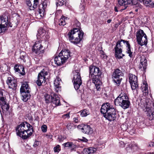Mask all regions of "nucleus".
<instances>
[{"instance_id":"f257e3e1","label":"nucleus","mask_w":154,"mask_h":154,"mask_svg":"<svg viewBox=\"0 0 154 154\" xmlns=\"http://www.w3.org/2000/svg\"><path fill=\"white\" fill-rule=\"evenodd\" d=\"M148 86V84L146 82L143 83L142 90L144 96L140 99V102L139 105L146 112L148 119L151 120L154 118V103L147 97L149 94Z\"/></svg>"},{"instance_id":"f03ea898","label":"nucleus","mask_w":154,"mask_h":154,"mask_svg":"<svg viewBox=\"0 0 154 154\" xmlns=\"http://www.w3.org/2000/svg\"><path fill=\"white\" fill-rule=\"evenodd\" d=\"M124 45L127 48L126 53L128 54V56L131 58L132 57L133 52L131 51V47L128 41L123 39L118 41L116 43L114 48L116 57L120 59L124 56V54H122V50Z\"/></svg>"},{"instance_id":"7ed1b4c3","label":"nucleus","mask_w":154,"mask_h":154,"mask_svg":"<svg viewBox=\"0 0 154 154\" xmlns=\"http://www.w3.org/2000/svg\"><path fill=\"white\" fill-rule=\"evenodd\" d=\"M80 23L78 20L74 21V25L77 28H74L68 33L69 39L71 42L77 44L79 43L83 38L84 33L79 30Z\"/></svg>"},{"instance_id":"20e7f679","label":"nucleus","mask_w":154,"mask_h":154,"mask_svg":"<svg viewBox=\"0 0 154 154\" xmlns=\"http://www.w3.org/2000/svg\"><path fill=\"white\" fill-rule=\"evenodd\" d=\"M16 131L17 136L25 139L32 134L33 130L32 125L25 122L18 125L16 128Z\"/></svg>"},{"instance_id":"39448f33","label":"nucleus","mask_w":154,"mask_h":154,"mask_svg":"<svg viewBox=\"0 0 154 154\" xmlns=\"http://www.w3.org/2000/svg\"><path fill=\"white\" fill-rule=\"evenodd\" d=\"M103 116L109 121H113L116 119V115L115 109L109 103L103 104L100 109Z\"/></svg>"},{"instance_id":"423d86ee","label":"nucleus","mask_w":154,"mask_h":154,"mask_svg":"<svg viewBox=\"0 0 154 154\" xmlns=\"http://www.w3.org/2000/svg\"><path fill=\"white\" fill-rule=\"evenodd\" d=\"M114 103L116 105L121 106L124 109L128 108L130 104L127 94L124 92L119 94L115 100Z\"/></svg>"},{"instance_id":"0eeeda50","label":"nucleus","mask_w":154,"mask_h":154,"mask_svg":"<svg viewBox=\"0 0 154 154\" xmlns=\"http://www.w3.org/2000/svg\"><path fill=\"white\" fill-rule=\"evenodd\" d=\"M70 56V52L69 50L65 49L62 51L58 56L55 57V63L57 66H60L65 63Z\"/></svg>"},{"instance_id":"6e6552de","label":"nucleus","mask_w":154,"mask_h":154,"mask_svg":"<svg viewBox=\"0 0 154 154\" xmlns=\"http://www.w3.org/2000/svg\"><path fill=\"white\" fill-rule=\"evenodd\" d=\"M136 36L138 44L141 46L147 45V36L143 30L139 29L137 32Z\"/></svg>"},{"instance_id":"1a4fd4ad","label":"nucleus","mask_w":154,"mask_h":154,"mask_svg":"<svg viewBox=\"0 0 154 154\" xmlns=\"http://www.w3.org/2000/svg\"><path fill=\"white\" fill-rule=\"evenodd\" d=\"M45 101L47 103L52 102L55 106H59L60 102L59 97L57 95L54 93L51 94V96L49 94H46L45 96Z\"/></svg>"},{"instance_id":"9d476101","label":"nucleus","mask_w":154,"mask_h":154,"mask_svg":"<svg viewBox=\"0 0 154 154\" xmlns=\"http://www.w3.org/2000/svg\"><path fill=\"white\" fill-rule=\"evenodd\" d=\"M73 73L74 76L72 81L73 82L74 87L76 90H78L82 82L79 70L74 71Z\"/></svg>"},{"instance_id":"9b49d317","label":"nucleus","mask_w":154,"mask_h":154,"mask_svg":"<svg viewBox=\"0 0 154 154\" xmlns=\"http://www.w3.org/2000/svg\"><path fill=\"white\" fill-rule=\"evenodd\" d=\"M10 25L8 21L7 16H0V33L5 32L7 29V26Z\"/></svg>"},{"instance_id":"f8f14e48","label":"nucleus","mask_w":154,"mask_h":154,"mask_svg":"<svg viewBox=\"0 0 154 154\" xmlns=\"http://www.w3.org/2000/svg\"><path fill=\"white\" fill-rule=\"evenodd\" d=\"M123 76L122 71L119 69H117L114 71L112 75L113 81L117 85H119Z\"/></svg>"},{"instance_id":"ddd939ff","label":"nucleus","mask_w":154,"mask_h":154,"mask_svg":"<svg viewBox=\"0 0 154 154\" xmlns=\"http://www.w3.org/2000/svg\"><path fill=\"white\" fill-rule=\"evenodd\" d=\"M48 75V72L43 69L38 74V80L36 83L38 86H40L42 84H45L46 82V76Z\"/></svg>"},{"instance_id":"4468645a","label":"nucleus","mask_w":154,"mask_h":154,"mask_svg":"<svg viewBox=\"0 0 154 154\" xmlns=\"http://www.w3.org/2000/svg\"><path fill=\"white\" fill-rule=\"evenodd\" d=\"M4 97L0 98V106L2 109V112L4 115L7 116L9 114V106L7 104L5 101Z\"/></svg>"},{"instance_id":"2eb2a0df","label":"nucleus","mask_w":154,"mask_h":154,"mask_svg":"<svg viewBox=\"0 0 154 154\" xmlns=\"http://www.w3.org/2000/svg\"><path fill=\"white\" fill-rule=\"evenodd\" d=\"M129 82L132 90H135L138 86L137 78L135 75L130 73L128 75Z\"/></svg>"},{"instance_id":"dca6fc26","label":"nucleus","mask_w":154,"mask_h":154,"mask_svg":"<svg viewBox=\"0 0 154 154\" xmlns=\"http://www.w3.org/2000/svg\"><path fill=\"white\" fill-rule=\"evenodd\" d=\"M42 43V41H37L35 42L32 49L33 52L36 54H39L43 50V46Z\"/></svg>"},{"instance_id":"f3484780","label":"nucleus","mask_w":154,"mask_h":154,"mask_svg":"<svg viewBox=\"0 0 154 154\" xmlns=\"http://www.w3.org/2000/svg\"><path fill=\"white\" fill-rule=\"evenodd\" d=\"M89 77L91 78V76L94 75H100L101 72L100 69L97 67L94 66H91L89 67Z\"/></svg>"},{"instance_id":"a211bd4d","label":"nucleus","mask_w":154,"mask_h":154,"mask_svg":"<svg viewBox=\"0 0 154 154\" xmlns=\"http://www.w3.org/2000/svg\"><path fill=\"white\" fill-rule=\"evenodd\" d=\"M38 4L39 0H26V4L31 10H33L36 8Z\"/></svg>"},{"instance_id":"6ab92c4d","label":"nucleus","mask_w":154,"mask_h":154,"mask_svg":"<svg viewBox=\"0 0 154 154\" xmlns=\"http://www.w3.org/2000/svg\"><path fill=\"white\" fill-rule=\"evenodd\" d=\"M7 83L9 88L13 89H15L17 86L16 80L13 78L8 77Z\"/></svg>"},{"instance_id":"aec40b11","label":"nucleus","mask_w":154,"mask_h":154,"mask_svg":"<svg viewBox=\"0 0 154 154\" xmlns=\"http://www.w3.org/2000/svg\"><path fill=\"white\" fill-rule=\"evenodd\" d=\"M49 3L47 0H45L39 7V12L41 16L44 15L45 14V9Z\"/></svg>"},{"instance_id":"412c9836","label":"nucleus","mask_w":154,"mask_h":154,"mask_svg":"<svg viewBox=\"0 0 154 154\" xmlns=\"http://www.w3.org/2000/svg\"><path fill=\"white\" fill-rule=\"evenodd\" d=\"M118 2L119 5L124 6V8L121 9V11L125 9L128 5L133 3L132 0H118Z\"/></svg>"},{"instance_id":"4be33fe9","label":"nucleus","mask_w":154,"mask_h":154,"mask_svg":"<svg viewBox=\"0 0 154 154\" xmlns=\"http://www.w3.org/2000/svg\"><path fill=\"white\" fill-rule=\"evenodd\" d=\"M147 66V60L144 57H141L139 68L141 70H145Z\"/></svg>"},{"instance_id":"5701e85b","label":"nucleus","mask_w":154,"mask_h":154,"mask_svg":"<svg viewBox=\"0 0 154 154\" xmlns=\"http://www.w3.org/2000/svg\"><path fill=\"white\" fill-rule=\"evenodd\" d=\"M82 131L86 134H91L93 133V130L90 126L88 125H84L81 128Z\"/></svg>"},{"instance_id":"b1692460","label":"nucleus","mask_w":154,"mask_h":154,"mask_svg":"<svg viewBox=\"0 0 154 154\" xmlns=\"http://www.w3.org/2000/svg\"><path fill=\"white\" fill-rule=\"evenodd\" d=\"M61 81V79L58 77H57L56 79L54 80V84L56 91L57 92H58L59 91H60V85Z\"/></svg>"},{"instance_id":"393cba45","label":"nucleus","mask_w":154,"mask_h":154,"mask_svg":"<svg viewBox=\"0 0 154 154\" xmlns=\"http://www.w3.org/2000/svg\"><path fill=\"white\" fill-rule=\"evenodd\" d=\"M29 90L30 88L26 82H25L22 85L20 89V92L21 93H22L23 92L28 93L30 92Z\"/></svg>"},{"instance_id":"a878e982","label":"nucleus","mask_w":154,"mask_h":154,"mask_svg":"<svg viewBox=\"0 0 154 154\" xmlns=\"http://www.w3.org/2000/svg\"><path fill=\"white\" fill-rule=\"evenodd\" d=\"M97 150L96 149L93 147H90L85 148L84 150V154H90L95 152Z\"/></svg>"},{"instance_id":"bb28decb","label":"nucleus","mask_w":154,"mask_h":154,"mask_svg":"<svg viewBox=\"0 0 154 154\" xmlns=\"http://www.w3.org/2000/svg\"><path fill=\"white\" fill-rule=\"evenodd\" d=\"M21 93L22 97V100L24 102L27 101L30 97V95L29 94V92H23Z\"/></svg>"},{"instance_id":"cd10ccee","label":"nucleus","mask_w":154,"mask_h":154,"mask_svg":"<svg viewBox=\"0 0 154 154\" xmlns=\"http://www.w3.org/2000/svg\"><path fill=\"white\" fill-rule=\"evenodd\" d=\"M100 75H94L91 76V78L92 79L93 82L95 84L100 82H101L100 80Z\"/></svg>"},{"instance_id":"c85d7f7f","label":"nucleus","mask_w":154,"mask_h":154,"mask_svg":"<svg viewBox=\"0 0 154 154\" xmlns=\"http://www.w3.org/2000/svg\"><path fill=\"white\" fill-rule=\"evenodd\" d=\"M69 19L67 17L64 16H62V17L60 19L59 21V24L60 25H65L66 23V21Z\"/></svg>"},{"instance_id":"c756f323","label":"nucleus","mask_w":154,"mask_h":154,"mask_svg":"<svg viewBox=\"0 0 154 154\" xmlns=\"http://www.w3.org/2000/svg\"><path fill=\"white\" fill-rule=\"evenodd\" d=\"M46 33L45 30L43 28H40L38 31L37 35L41 38H42L45 35Z\"/></svg>"},{"instance_id":"7c9ffc66","label":"nucleus","mask_w":154,"mask_h":154,"mask_svg":"<svg viewBox=\"0 0 154 154\" xmlns=\"http://www.w3.org/2000/svg\"><path fill=\"white\" fill-rule=\"evenodd\" d=\"M137 145L134 142L132 143L129 145V147H127L126 149L127 151H129L130 149L131 150H137Z\"/></svg>"},{"instance_id":"2f4dec72","label":"nucleus","mask_w":154,"mask_h":154,"mask_svg":"<svg viewBox=\"0 0 154 154\" xmlns=\"http://www.w3.org/2000/svg\"><path fill=\"white\" fill-rule=\"evenodd\" d=\"M63 145L65 147H69L73 149L75 147V145L72 143L68 142L63 143Z\"/></svg>"},{"instance_id":"473e14b6","label":"nucleus","mask_w":154,"mask_h":154,"mask_svg":"<svg viewBox=\"0 0 154 154\" xmlns=\"http://www.w3.org/2000/svg\"><path fill=\"white\" fill-rule=\"evenodd\" d=\"M90 113L88 110L84 109L81 112L80 115L82 117H85L88 115Z\"/></svg>"},{"instance_id":"72a5a7b5","label":"nucleus","mask_w":154,"mask_h":154,"mask_svg":"<svg viewBox=\"0 0 154 154\" xmlns=\"http://www.w3.org/2000/svg\"><path fill=\"white\" fill-rule=\"evenodd\" d=\"M151 2L152 1L151 0H143V1L142 2L145 5L150 7Z\"/></svg>"},{"instance_id":"f704fd0d","label":"nucleus","mask_w":154,"mask_h":154,"mask_svg":"<svg viewBox=\"0 0 154 154\" xmlns=\"http://www.w3.org/2000/svg\"><path fill=\"white\" fill-rule=\"evenodd\" d=\"M19 73H20L22 75H23L25 74V72L24 71V67L22 66H19Z\"/></svg>"},{"instance_id":"c9c22d12","label":"nucleus","mask_w":154,"mask_h":154,"mask_svg":"<svg viewBox=\"0 0 154 154\" xmlns=\"http://www.w3.org/2000/svg\"><path fill=\"white\" fill-rule=\"evenodd\" d=\"M66 127L69 130H72L74 128V124L73 123H69L67 125Z\"/></svg>"},{"instance_id":"e433bc0d","label":"nucleus","mask_w":154,"mask_h":154,"mask_svg":"<svg viewBox=\"0 0 154 154\" xmlns=\"http://www.w3.org/2000/svg\"><path fill=\"white\" fill-rule=\"evenodd\" d=\"M65 0H57V2L56 3L57 6H62L64 5Z\"/></svg>"},{"instance_id":"4c0bfd02","label":"nucleus","mask_w":154,"mask_h":154,"mask_svg":"<svg viewBox=\"0 0 154 154\" xmlns=\"http://www.w3.org/2000/svg\"><path fill=\"white\" fill-rule=\"evenodd\" d=\"M96 88L97 91H100L101 89L100 87L102 85L101 82L95 84Z\"/></svg>"},{"instance_id":"58836bf2","label":"nucleus","mask_w":154,"mask_h":154,"mask_svg":"<svg viewBox=\"0 0 154 154\" xmlns=\"http://www.w3.org/2000/svg\"><path fill=\"white\" fill-rule=\"evenodd\" d=\"M59 145H57L56 147L54 148V150L55 152H59L60 150Z\"/></svg>"},{"instance_id":"ea45409f","label":"nucleus","mask_w":154,"mask_h":154,"mask_svg":"<svg viewBox=\"0 0 154 154\" xmlns=\"http://www.w3.org/2000/svg\"><path fill=\"white\" fill-rule=\"evenodd\" d=\"M101 54L100 57H101L103 59H106L107 57V56L105 54L104 52L102 51H100Z\"/></svg>"},{"instance_id":"a19ab883","label":"nucleus","mask_w":154,"mask_h":154,"mask_svg":"<svg viewBox=\"0 0 154 154\" xmlns=\"http://www.w3.org/2000/svg\"><path fill=\"white\" fill-rule=\"evenodd\" d=\"M41 129L43 132H45L47 131V127L45 125H43L42 126Z\"/></svg>"},{"instance_id":"79ce46f5","label":"nucleus","mask_w":154,"mask_h":154,"mask_svg":"<svg viewBox=\"0 0 154 154\" xmlns=\"http://www.w3.org/2000/svg\"><path fill=\"white\" fill-rule=\"evenodd\" d=\"M79 8L80 10L82 11H84L85 8V5L84 3H82L80 5Z\"/></svg>"},{"instance_id":"37998d69","label":"nucleus","mask_w":154,"mask_h":154,"mask_svg":"<svg viewBox=\"0 0 154 154\" xmlns=\"http://www.w3.org/2000/svg\"><path fill=\"white\" fill-rule=\"evenodd\" d=\"M79 140L84 142H87L88 140L84 137H82L81 138L79 139Z\"/></svg>"},{"instance_id":"c03bdc74","label":"nucleus","mask_w":154,"mask_h":154,"mask_svg":"<svg viewBox=\"0 0 154 154\" xmlns=\"http://www.w3.org/2000/svg\"><path fill=\"white\" fill-rule=\"evenodd\" d=\"M135 7L137 8H136L135 9L136 12L138 11V9H139L141 7L139 5V4L137 3L135 5Z\"/></svg>"},{"instance_id":"a18cd8bd","label":"nucleus","mask_w":154,"mask_h":154,"mask_svg":"<svg viewBox=\"0 0 154 154\" xmlns=\"http://www.w3.org/2000/svg\"><path fill=\"white\" fill-rule=\"evenodd\" d=\"M19 66H18L17 65H15L14 67V69L15 72H19Z\"/></svg>"},{"instance_id":"49530a36","label":"nucleus","mask_w":154,"mask_h":154,"mask_svg":"<svg viewBox=\"0 0 154 154\" xmlns=\"http://www.w3.org/2000/svg\"><path fill=\"white\" fill-rule=\"evenodd\" d=\"M69 113H68L64 115L63 116V117L64 118H69Z\"/></svg>"},{"instance_id":"de8ad7c7","label":"nucleus","mask_w":154,"mask_h":154,"mask_svg":"<svg viewBox=\"0 0 154 154\" xmlns=\"http://www.w3.org/2000/svg\"><path fill=\"white\" fill-rule=\"evenodd\" d=\"M129 133L131 135H132L133 134H134L135 133V131L134 129H132L131 130H130L129 131Z\"/></svg>"},{"instance_id":"09e8293b","label":"nucleus","mask_w":154,"mask_h":154,"mask_svg":"<svg viewBox=\"0 0 154 154\" xmlns=\"http://www.w3.org/2000/svg\"><path fill=\"white\" fill-rule=\"evenodd\" d=\"M52 135L51 134H47L46 135V137L47 138H49L50 139H52Z\"/></svg>"},{"instance_id":"8fccbe9b","label":"nucleus","mask_w":154,"mask_h":154,"mask_svg":"<svg viewBox=\"0 0 154 154\" xmlns=\"http://www.w3.org/2000/svg\"><path fill=\"white\" fill-rule=\"evenodd\" d=\"M154 146V143L153 142H151L149 143L148 146L150 147H153Z\"/></svg>"},{"instance_id":"3c124183","label":"nucleus","mask_w":154,"mask_h":154,"mask_svg":"<svg viewBox=\"0 0 154 154\" xmlns=\"http://www.w3.org/2000/svg\"><path fill=\"white\" fill-rule=\"evenodd\" d=\"M3 91L2 90L0 89V98L1 97H3Z\"/></svg>"},{"instance_id":"603ef678","label":"nucleus","mask_w":154,"mask_h":154,"mask_svg":"<svg viewBox=\"0 0 154 154\" xmlns=\"http://www.w3.org/2000/svg\"><path fill=\"white\" fill-rule=\"evenodd\" d=\"M150 7L154 8V2H151V5H150Z\"/></svg>"},{"instance_id":"864d4df0","label":"nucleus","mask_w":154,"mask_h":154,"mask_svg":"<svg viewBox=\"0 0 154 154\" xmlns=\"http://www.w3.org/2000/svg\"><path fill=\"white\" fill-rule=\"evenodd\" d=\"M24 56L23 54H22L20 57V58L21 60H24Z\"/></svg>"},{"instance_id":"5fc2aeb1","label":"nucleus","mask_w":154,"mask_h":154,"mask_svg":"<svg viewBox=\"0 0 154 154\" xmlns=\"http://www.w3.org/2000/svg\"><path fill=\"white\" fill-rule=\"evenodd\" d=\"M114 10L116 12H118V10L117 9V8L116 7H115V8H114Z\"/></svg>"},{"instance_id":"6e6d98bb","label":"nucleus","mask_w":154,"mask_h":154,"mask_svg":"<svg viewBox=\"0 0 154 154\" xmlns=\"http://www.w3.org/2000/svg\"><path fill=\"white\" fill-rule=\"evenodd\" d=\"M112 21V20L111 19H109L107 20V22L108 23H110Z\"/></svg>"},{"instance_id":"4d7b16f0","label":"nucleus","mask_w":154,"mask_h":154,"mask_svg":"<svg viewBox=\"0 0 154 154\" xmlns=\"http://www.w3.org/2000/svg\"><path fill=\"white\" fill-rule=\"evenodd\" d=\"M125 126H126V125H122L121 126V128H122V129H123V128L125 127Z\"/></svg>"},{"instance_id":"13d9d810","label":"nucleus","mask_w":154,"mask_h":154,"mask_svg":"<svg viewBox=\"0 0 154 154\" xmlns=\"http://www.w3.org/2000/svg\"><path fill=\"white\" fill-rule=\"evenodd\" d=\"M147 154H154V152H148Z\"/></svg>"},{"instance_id":"bf43d9fd","label":"nucleus","mask_w":154,"mask_h":154,"mask_svg":"<svg viewBox=\"0 0 154 154\" xmlns=\"http://www.w3.org/2000/svg\"><path fill=\"white\" fill-rule=\"evenodd\" d=\"M137 1H139L140 2H142L143 1V0H137Z\"/></svg>"},{"instance_id":"052dcab7","label":"nucleus","mask_w":154,"mask_h":154,"mask_svg":"<svg viewBox=\"0 0 154 154\" xmlns=\"http://www.w3.org/2000/svg\"><path fill=\"white\" fill-rule=\"evenodd\" d=\"M24 54V53L23 52V53H21V54Z\"/></svg>"},{"instance_id":"680f3d73","label":"nucleus","mask_w":154,"mask_h":154,"mask_svg":"<svg viewBox=\"0 0 154 154\" xmlns=\"http://www.w3.org/2000/svg\"><path fill=\"white\" fill-rule=\"evenodd\" d=\"M126 130V129H124V130Z\"/></svg>"},{"instance_id":"e2e57ef3","label":"nucleus","mask_w":154,"mask_h":154,"mask_svg":"<svg viewBox=\"0 0 154 154\" xmlns=\"http://www.w3.org/2000/svg\"><path fill=\"white\" fill-rule=\"evenodd\" d=\"M1 115H2V113H1Z\"/></svg>"}]
</instances>
